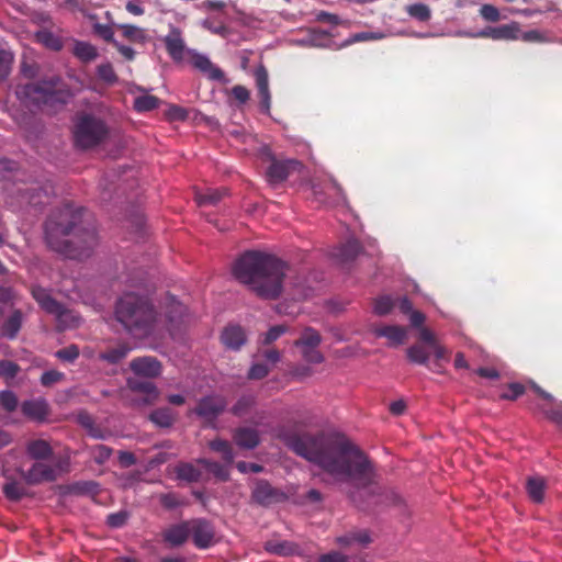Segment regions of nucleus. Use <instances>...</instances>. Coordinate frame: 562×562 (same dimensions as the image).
Instances as JSON below:
<instances>
[{
  "instance_id": "obj_1",
  "label": "nucleus",
  "mask_w": 562,
  "mask_h": 562,
  "mask_svg": "<svg viewBox=\"0 0 562 562\" xmlns=\"http://www.w3.org/2000/svg\"><path fill=\"white\" fill-rule=\"evenodd\" d=\"M284 443L297 456L321 467L335 482L368 485L373 469L362 451L333 434H291Z\"/></svg>"
},
{
  "instance_id": "obj_2",
  "label": "nucleus",
  "mask_w": 562,
  "mask_h": 562,
  "mask_svg": "<svg viewBox=\"0 0 562 562\" xmlns=\"http://www.w3.org/2000/svg\"><path fill=\"white\" fill-rule=\"evenodd\" d=\"M173 312L180 314L182 306L175 303L171 312L162 314L149 296L131 291L117 299L114 316L132 337L145 339L161 337L165 331H170L168 324L175 321Z\"/></svg>"
},
{
  "instance_id": "obj_3",
  "label": "nucleus",
  "mask_w": 562,
  "mask_h": 562,
  "mask_svg": "<svg viewBox=\"0 0 562 562\" xmlns=\"http://www.w3.org/2000/svg\"><path fill=\"white\" fill-rule=\"evenodd\" d=\"M80 213L66 206L53 214L45 225L47 245L56 252L71 259L89 257L98 245L93 228H78Z\"/></svg>"
},
{
  "instance_id": "obj_4",
  "label": "nucleus",
  "mask_w": 562,
  "mask_h": 562,
  "mask_svg": "<svg viewBox=\"0 0 562 562\" xmlns=\"http://www.w3.org/2000/svg\"><path fill=\"white\" fill-rule=\"evenodd\" d=\"M285 265L260 251L244 254L234 265L233 274L262 299H276L282 291Z\"/></svg>"
},
{
  "instance_id": "obj_5",
  "label": "nucleus",
  "mask_w": 562,
  "mask_h": 562,
  "mask_svg": "<svg viewBox=\"0 0 562 562\" xmlns=\"http://www.w3.org/2000/svg\"><path fill=\"white\" fill-rule=\"evenodd\" d=\"M108 130L104 123L90 115H83L78 119L74 137L78 147L87 149L100 144L106 136Z\"/></svg>"
},
{
  "instance_id": "obj_6",
  "label": "nucleus",
  "mask_w": 562,
  "mask_h": 562,
  "mask_svg": "<svg viewBox=\"0 0 562 562\" xmlns=\"http://www.w3.org/2000/svg\"><path fill=\"white\" fill-rule=\"evenodd\" d=\"M32 295L45 312L53 314L57 318L63 327L67 328L78 325L79 317L53 299L48 290L42 286H33Z\"/></svg>"
},
{
  "instance_id": "obj_7",
  "label": "nucleus",
  "mask_w": 562,
  "mask_h": 562,
  "mask_svg": "<svg viewBox=\"0 0 562 562\" xmlns=\"http://www.w3.org/2000/svg\"><path fill=\"white\" fill-rule=\"evenodd\" d=\"M59 81L58 77H52L38 83L20 86L16 89V95L22 100H31L35 104H46L55 99Z\"/></svg>"
},
{
  "instance_id": "obj_8",
  "label": "nucleus",
  "mask_w": 562,
  "mask_h": 562,
  "mask_svg": "<svg viewBox=\"0 0 562 562\" xmlns=\"http://www.w3.org/2000/svg\"><path fill=\"white\" fill-rule=\"evenodd\" d=\"M321 342L322 338L319 333L307 327L302 331L301 337L294 341V346L300 348L302 358L306 362L318 364L324 361V356L318 350Z\"/></svg>"
},
{
  "instance_id": "obj_9",
  "label": "nucleus",
  "mask_w": 562,
  "mask_h": 562,
  "mask_svg": "<svg viewBox=\"0 0 562 562\" xmlns=\"http://www.w3.org/2000/svg\"><path fill=\"white\" fill-rule=\"evenodd\" d=\"M457 35L472 38H491L494 41H516L520 36V26L517 22H510L498 26H488L476 33L459 31Z\"/></svg>"
},
{
  "instance_id": "obj_10",
  "label": "nucleus",
  "mask_w": 562,
  "mask_h": 562,
  "mask_svg": "<svg viewBox=\"0 0 562 562\" xmlns=\"http://www.w3.org/2000/svg\"><path fill=\"white\" fill-rule=\"evenodd\" d=\"M281 359V353L277 349H268L258 353L256 360L252 362L249 371L248 379L261 380L266 378L271 368L276 366Z\"/></svg>"
},
{
  "instance_id": "obj_11",
  "label": "nucleus",
  "mask_w": 562,
  "mask_h": 562,
  "mask_svg": "<svg viewBox=\"0 0 562 562\" xmlns=\"http://www.w3.org/2000/svg\"><path fill=\"white\" fill-rule=\"evenodd\" d=\"M190 522V536L193 543L199 549H206L213 546L215 540V531L213 526L204 519H192Z\"/></svg>"
},
{
  "instance_id": "obj_12",
  "label": "nucleus",
  "mask_w": 562,
  "mask_h": 562,
  "mask_svg": "<svg viewBox=\"0 0 562 562\" xmlns=\"http://www.w3.org/2000/svg\"><path fill=\"white\" fill-rule=\"evenodd\" d=\"M186 61L210 80H224V72L214 65L206 55L201 54L195 49L188 52V58Z\"/></svg>"
},
{
  "instance_id": "obj_13",
  "label": "nucleus",
  "mask_w": 562,
  "mask_h": 562,
  "mask_svg": "<svg viewBox=\"0 0 562 562\" xmlns=\"http://www.w3.org/2000/svg\"><path fill=\"white\" fill-rule=\"evenodd\" d=\"M162 41L169 56L176 63L186 61L188 52L192 50L186 46L182 32L178 27H171Z\"/></svg>"
},
{
  "instance_id": "obj_14",
  "label": "nucleus",
  "mask_w": 562,
  "mask_h": 562,
  "mask_svg": "<svg viewBox=\"0 0 562 562\" xmlns=\"http://www.w3.org/2000/svg\"><path fill=\"white\" fill-rule=\"evenodd\" d=\"M130 369L137 376L154 379L161 374L162 366L154 357H138L130 362Z\"/></svg>"
},
{
  "instance_id": "obj_15",
  "label": "nucleus",
  "mask_w": 562,
  "mask_h": 562,
  "mask_svg": "<svg viewBox=\"0 0 562 562\" xmlns=\"http://www.w3.org/2000/svg\"><path fill=\"white\" fill-rule=\"evenodd\" d=\"M297 167H300V162L296 160H273L267 170V180L271 186H277L283 182L289 173Z\"/></svg>"
},
{
  "instance_id": "obj_16",
  "label": "nucleus",
  "mask_w": 562,
  "mask_h": 562,
  "mask_svg": "<svg viewBox=\"0 0 562 562\" xmlns=\"http://www.w3.org/2000/svg\"><path fill=\"white\" fill-rule=\"evenodd\" d=\"M226 406L225 400L220 395L202 398L195 408V413L205 420H213Z\"/></svg>"
},
{
  "instance_id": "obj_17",
  "label": "nucleus",
  "mask_w": 562,
  "mask_h": 562,
  "mask_svg": "<svg viewBox=\"0 0 562 562\" xmlns=\"http://www.w3.org/2000/svg\"><path fill=\"white\" fill-rule=\"evenodd\" d=\"M126 385L131 391L144 395L142 404L145 405L154 403L159 395V392L155 384L149 381H142L137 378H128L126 381Z\"/></svg>"
},
{
  "instance_id": "obj_18",
  "label": "nucleus",
  "mask_w": 562,
  "mask_h": 562,
  "mask_svg": "<svg viewBox=\"0 0 562 562\" xmlns=\"http://www.w3.org/2000/svg\"><path fill=\"white\" fill-rule=\"evenodd\" d=\"M255 78L260 97V106L265 113H268L271 105V95L267 69L263 66L258 67L255 71Z\"/></svg>"
},
{
  "instance_id": "obj_19",
  "label": "nucleus",
  "mask_w": 562,
  "mask_h": 562,
  "mask_svg": "<svg viewBox=\"0 0 562 562\" xmlns=\"http://www.w3.org/2000/svg\"><path fill=\"white\" fill-rule=\"evenodd\" d=\"M190 537V522L184 521L181 524L172 525L165 529L164 540L171 547L182 546Z\"/></svg>"
},
{
  "instance_id": "obj_20",
  "label": "nucleus",
  "mask_w": 562,
  "mask_h": 562,
  "mask_svg": "<svg viewBox=\"0 0 562 562\" xmlns=\"http://www.w3.org/2000/svg\"><path fill=\"white\" fill-rule=\"evenodd\" d=\"M223 345L232 350H238L246 342V335L240 326H227L221 336Z\"/></svg>"
},
{
  "instance_id": "obj_21",
  "label": "nucleus",
  "mask_w": 562,
  "mask_h": 562,
  "mask_svg": "<svg viewBox=\"0 0 562 562\" xmlns=\"http://www.w3.org/2000/svg\"><path fill=\"white\" fill-rule=\"evenodd\" d=\"M24 479L31 484L54 481L56 479V472L52 467L38 462L24 474Z\"/></svg>"
},
{
  "instance_id": "obj_22",
  "label": "nucleus",
  "mask_w": 562,
  "mask_h": 562,
  "mask_svg": "<svg viewBox=\"0 0 562 562\" xmlns=\"http://www.w3.org/2000/svg\"><path fill=\"white\" fill-rule=\"evenodd\" d=\"M373 333L378 337H385L391 346L402 345L407 337L406 328L395 325L376 327Z\"/></svg>"
},
{
  "instance_id": "obj_23",
  "label": "nucleus",
  "mask_w": 562,
  "mask_h": 562,
  "mask_svg": "<svg viewBox=\"0 0 562 562\" xmlns=\"http://www.w3.org/2000/svg\"><path fill=\"white\" fill-rule=\"evenodd\" d=\"M22 412L31 419L44 420L48 415V404L42 398L25 401L22 404Z\"/></svg>"
},
{
  "instance_id": "obj_24",
  "label": "nucleus",
  "mask_w": 562,
  "mask_h": 562,
  "mask_svg": "<svg viewBox=\"0 0 562 562\" xmlns=\"http://www.w3.org/2000/svg\"><path fill=\"white\" fill-rule=\"evenodd\" d=\"M370 542L371 538L367 530L352 531L337 538V543L342 548L366 547Z\"/></svg>"
},
{
  "instance_id": "obj_25",
  "label": "nucleus",
  "mask_w": 562,
  "mask_h": 562,
  "mask_svg": "<svg viewBox=\"0 0 562 562\" xmlns=\"http://www.w3.org/2000/svg\"><path fill=\"white\" fill-rule=\"evenodd\" d=\"M234 440L240 448L254 449L259 443V435L257 430L244 427L235 431Z\"/></svg>"
},
{
  "instance_id": "obj_26",
  "label": "nucleus",
  "mask_w": 562,
  "mask_h": 562,
  "mask_svg": "<svg viewBox=\"0 0 562 562\" xmlns=\"http://www.w3.org/2000/svg\"><path fill=\"white\" fill-rule=\"evenodd\" d=\"M78 424L83 427L88 435L94 439H105L108 432L102 430L99 426L95 425L91 415L86 412L79 413L77 416Z\"/></svg>"
},
{
  "instance_id": "obj_27",
  "label": "nucleus",
  "mask_w": 562,
  "mask_h": 562,
  "mask_svg": "<svg viewBox=\"0 0 562 562\" xmlns=\"http://www.w3.org/2000/svg\"><path fill=\"white\" fill-rule=\"evenodd\" d=\"M72 54L83 63L92 61L98 57L97 47L83 41L75 42Z\"/></svg>"
},
{
  "instance_id": "obj_28",
  "label": "nucleus",
  "mask_w": 562,
  "mask_h": 562,
  "mask_svg": "<svg viewBox=\"0 0 562 562\" xmlns=\"http://www.w3.org/2000/svg\"><path fill=\"white\" fill-rule=\"evenodd\" d=\"M527 493L535 503H541L544 497L546 481L540 476L529 477L526 484Z\"/></svg>"
},
{
  "instance_id": "obj_29",
  "label": "nucleus",
  "mask_w": 562,
  "mask_h": 562,
  "mask_svg": "<svg viewBox=\"0 0 562 562\" xmlns=\"http://www.w3.org/2000/svg\"><path fill=\"white\" fill-rule=\"evenodd\" d=\"M226 194L225 189H206L195 193V201L200 206L215 205Z\"/></svg>"
},
{
  "instance_id": "obj_30",
  "label": "nucleus",
  "mask_w": 562,
  "mask_h": 562,
  "mask_svg": "<svg viewBox=\"0 0 562 562\" xmlns=\"http://www.w3.org/2000/svg\"><path fill=\"white\" fill-rule=\"evenodd\" d=\"M122 31L123 36L134 43H145L147 41L146 31L133 24H116Z\"/></svg>"
},
{
  "instance_id": "obj_31",
  "label": "nucleus",
  "mask_w": 562,
  "mask_h": 562,
  "mask_svg": "<svg viewBox=\"0 0 562 562\" xmlns=\"http://www.w3.org/2000/svg\"><path fill=\"white\" fill-rule=\"evenodd\" d=\"M20 196L23 203L31 204L33 206H37L44 204L45 201L43 198L47 200V194L42 189L34 187L26 189L25 191L20 190Z\"/></svg>"
},
{
  "instance_id": "obj_32",
  "label": "nucleus",
  "mask_w": 562,
  "mask_h": 562,
  "mask_svg": "<svg viewBox=\"0 0 562 562\" xmlns=\"http://www.w3.org/2000/svg\"><path fill=\"white\" fill-rule=\"evenodd\" d=\"M405 10L411 18L420 22H427L431 18L430 8L422 2L409 4Z\"/></svg>"
},
{
  "instance_id": "obj_33",
  "label": "nucleus",
  "mask_w": 562,
  "mask_h": 562,
  "mask_svg": "<svg viewBox=\"0 0 562 562\" xmlns=\"http://www.w3.org/2000/svg\"><path fill=\"white\" fill-rule=\"evenodd\" d=\"M150 420L160 427H170L175 420V414L169 408H158L150 414Z\"/></svg>"
},
{
  "instance_id": "obj_34",
  "label": "nucleus",
  "mask_w": 562,
  "mask_h": 562,
  "mask_svg": "<svg viewBox=\"0 0 562 562\" xmlns=\"http://www.w3.org/2000/svg\"><path fill=\"white\" fill-rule=\"evenodd\" d=\"M130 350L131 349L126 345H120L117 347L109 349L105 352H102L100 355V359L114 364L124 359L130 352Z\"/></svg>"
},
{
  "instance_id": "obj_35",
  "label": "nucleus",
  "mask_w": 562,
  "mask_h": 562,
  "mask_svg": "<svg viewBox=\"0 0 562 562\" xmlns=\"http://www.w3.org/2000/svg\"><path fill=\"white\" fill-rule=\"evenodd\" d=\"M265 549L273 554L290 555L295 551V546L288 541H268Z\"/></svg>"
},
{
  "instance_id": "obj_36",
  "label": "nucleus",
  "mask_w": 562,
  "mask_h": 562,
  "mask_svg": "<svg viewBox=\"0 0 562 562\" xmlns=\"http://www.w3.org/2000/svg\"><path fill=\"white\" fill-rule=\"evenodd\" d=\"M273 496L272 487L266 482H259L252 491V498L262 505L268 504Z\"/></svg>"
},
{
  "instance_id": "obj_37",
  "label": "nucleus",
  "mask_w": 562,
  "mask_h": 562,
  "mask_svg": "<svg viewBox=\"0 0 562 562\" xmlns=\"http://www.w3.org/2000/svg\"><path fill=\"white\" fill-rule=\"evenodd\" d=\"M407 358L411 362L417 364H427L429 352L420 345H413L406 350Z\"/></svg>"
},
{
  "instance_id": "obj_38",
  "label": "nucleus",
  "mask_w": 562,
  "mask_h": 562,
  "mask_svg": "<svg viewBox=\"0 0 562 562\" xmlns=\"http://www.w3.org/2000/svg\"><path fill=\"white\" fill-rule=\"evenodd\" d=\"M29 453L34 459H45L52 453L50 446L45 440H35L27 447Z\"/></svg>"
},
{
  "instance_id": "obj_39",
  "label": "nucleus",
  "mask_w": 562,
  "mask_h": 562,
  "mask_svg": "<svg viewBox=\"0 0 562 562\" xmlns=\"http://www.w3.org/2000/svg\"><path fill=\"white\" fill-rule=\"evenodd\" d=\"M36 38L45 47L50 48L53 50H59L63 47L60 38L49 31L37 32Z\"/></svg>"
},
{
  "instance_id": "obj_40",
  "label": "nucleus",
  "mask_w": 562,
  "mask_h": 562,
  "mask_svg": "<svg viewBox=\"0 0 562 562\" xmlns=\"http://www.w3.org/2000/svg\"><path fill=\"white\" fill-rule=\"evenodd\" d=\"M22 324V314L15 311L3 325V335L13 338L18 334Z\"/></svg>"
},
{
  "instance_id": "obj_41",
  "label": "nucleus",
  "mask_w": 562,
  "mask_h": 562,
  "mask_svg": "<svg viewBox=\"0 0 562 562\" xmlns=\"http://www.w3.org/2000/svg\"><path fill=\"white\" fill-rule=\"evenodd\" d=\"M159 104L158 98L150 94H143L134 100V108L138 112H146L156 109Z\"/></svg>"
},
{
  "instance_id": "obj_42",
  "label": "nucleus",
  "mask_w": 562,
  "mask_h": 562,
  "mask_svg": "<svg viewBox=\"0 0 562 562\" xmlns=\"http://www.w3.org/2000/svg\"><path fill=\"white\" fill-rule=\"evenodd\" d=\"M210 447L212 450L220 452L226 463H232L234 461V453L227 441L214 440L210 443Z\"/></svg>"
},
{
  "instance_id": "obj_43",
  "label": "nucleus",
  "mask_w": 562,
  "mask_h": 562,
  "mask_svg": "<svg viewBox=\"0 0 562 562\" xmlns=\"http://www.w3.org/2000/svg\"><path fill=\"white\" fill-rule=\"evenodd\" d=\"M384 36L385 35L382 32H360L351 35L348 40H346L344 46L358 42L378 41L384 38Z\"/></svg>"
},
{
  "instance_id": "obj_44",
  "label": "nucleus",
  "mask_w": 562,
  "mask_h": 562,
  "mask_svg": "<svg viewBox=\"0 0 562 562\" xmlns=\"http://www.w3.org/2000/svg\"><path fill=\"white\" fill-rule=\"evenodd\" d=\"M328 33L321 30H312L308 35L297 43L303 46H322V40L327 37Z\"/></svg>"
},
{
  "instance_id": "obj_45",
  "label": "nucleus",
  "mask_w": 562,
  "mask_h": 562,
  "mask_svg": "<svg viewBox=\"0 0 562 562\" xmlns=\"http://www.w3.org/2000/svg\"><path fill=\"white\" fill-rule=\"evenodd\" d=\"M288 331V327L284 325L272 326L263 336L260 338V344L268 346L276 341L279 337Z\"/></svg>"
},
{
  "instance_id": "obj_46",
  "label": "nucleus",
  "mask_w": 562,
  "mask_h": 562,
  "mask_svg": "<svg viewBox=\"0 0 562 562\" xmlns=\"http://www.w3.org/2000/svg\"><path fill=\"white\" fill-rule=\"evenodd\" d=\"M394 306L393 300L389 295L378 297L373 305V311L378 315H386Z\"/></svg>"
},
{
  "instance_id": "obj_47",
  "label": "nucleus",
  "mask_w": 562,
  "mask_h": 562,
  "mask_svg": "<svg viewBox=\"0 0 562 562\" xmlns=\"http://www.w3.org/2000/svg\"><path fill=\"white\" fill-rule=\"evenodd\" d=\"M3 493L11 501H19L25 495V490L16 482L7 483L3 486Z\"/></svg>"
},
{
  "instance_id": "obj_48",
  "label": "nucleus",
  "mask_w": 562,
  "mask_h": 562,
  "mask_svg": "<svg viewBox=\"0 0 562 562\" xmlns=\"http://www.w3.org/2000/svg\"><path fill=\"white\" fill-rule=\"evenodd\" d=\"M90 453L97 463L102 464L111 457L112 449L104 445H97L90 449Z\"/></svg>"
},
{
  "instance_id": "obj_49",
  "label": "nucleus",
  "mask_w": 562,
  "mask_h": 562,
  "mask_svg": "<svg viewBox=\"0 0 562 562\" xmlns=\"http://www.w3.org/2000/svg\"><path fill=\"white\" fill-rule=\"evenodd\" d=\"M0 405L7 412H13L18 407V397L11 391H1Z\"/></svg>"
},
{
  "instance_id": "obj_50",
  "label": "nucleus",
  "mask_w": 562,
  "mask_h": 562,
  "mask_svg": "<svg viewBox=\"0 0 562 562\" xmlns=\"http://www.w3.org/2000/svg\"><path fill=\"white\" fill-rule=\"evenodd\" d=\"M55 356L61 361L74 362L79 357V348L70 345L56 351Z\"/></svg>"
},
{
  "instance_id": "obj_51",
  "label": "nucleus",
  "mask_w": 562,
  "mask_h": 562,
  "mask_svg": "<svg viewBox=\"0 0 562 562\" xmlns=\"http://www.w3.org/2000/svg\"><path fill=\"white\" fill-rule=\"evenodd\" d=\"M177 474L180 479L186 481H196L199 477V471L189 463L180 464L177 469Z\"/></svg>"
},
{
  "instance_id": "obj_52",
  "label": "nucleus",
  "mask_w": 562,
  "mask_h": 562,
  "mask_svg": "<svg viewBox=\"0 0 562 562\" xmlns=\"http://www.w3.org/2000/svg\"><path fill=\"white\" fill-rule=\"evenodd\" d=\"M93 31L95 34H98L104 41H106L113 45L115 44L116 40H114V32H113V29L111 25L94 23Z\"/></svg>"
},
{
  "instance_id": "obj_53",
  "label": "nucleus",
  "mask_w": 562,
  "mask_h": 562,
  "mask_svg": "<svg viewBox=\"0 0 562 562\" xmlns=\"http://www.w3.org/2000/svg\"><path fill=\"white\" fill-rule=\"evenodd\" d=\"M13 61V55L9 50H0V79H4L10 70Z\"/></svg>"
},
{
  "instance_id": "obj_54",
  "label": "nucleus",
  "mask_w": 562,
  "mask_h": 562,
  "mask_svg": "<svg viewBox=\"0 0 562 562\" xmlns=\"http://www.w3.org/2000/svg\"><path fill=\"white\" fill-rule=\"evenodd\" d=\"M481 16L488 22H497L501 20L498 9L492 4H483L480 9Z\"/></svg>"
},
{
  "instance_id": "obj_55",
  "label": "nucleus",
  "mask_w": 562,
  "mask_h": 562,
  "mask_svg": "<svg viewBox=\"0 0 562 562\" xmlns=\"http://www.w3.org/2000/svg\"><path fill=\"white\" fill-rule=\"evenodd\" d=\"M65 374L63 372L56 371V370H49L42 374L41 376V383L44 386H50L55 383L60 382L64 380Z\"/></svg>"
},
{
  "instance_id": "obj_56",
  "label": "nucleus",
  "mask_w": 562,
  "mask_h": 562,
  "mask_svg": "<svg viewBox=\"0 0 562 562\" xmlns=\"http://www.w3.org/2000/svg\"><path fill=\"white\" fill-rule=\"evenodd\" d=\"M98 75L102 80H104L109 83L116 81V75L114 72V69H113L112 65L109 63L102 64L98 67Z\"/></svg>"
},
{
  "instance_id": "obj_57",
  "label": "nucleus",
  "mask_w": 562,
  "mask_h": 562,
  "mask_svg": "<svg viewBox=\"0 0 562 562\" xmlns=\"http://www.w3.org/2000/svg\"><path fill=\"white\" fill-rule=\"evenodd\" d=\"M359 249V243L357 240H350L344 246L341 256L345 260L352 259L358 255Z\"/></svg>"
},
{
  "instance_id": "obj_58",
  "label": "nucleus",
  "mask_w": 562,
  "mask_h": 562,
  "mask_svg": "<svg viewBox=\"0 0 562 562\" xmlns=\"http://www.w3.org/2000/svg\"><path fill=\"white\" fill-rule=\"evenodd\" d=\"M19 371V367L11 361H0V375L4 378H14Z\"/></svg>"
},
{
  "instance_id": "obj_59",
  "label": "nucleus",
  "mask_w": 562,
  "mask_h": 562,
  "mask_svg": "<svg viewBox=\"0 0 562 562\" xmlns=\"http://www.w3.org/2000/svg\"><path fill=\"white\" fill-rule=\"evenodd\" d=\"M167 115L171 121H184L188 117V111L184 108L172 105L168 109Z\"/></svg>"
},
{
  "instance_id": "obj_60",
  "label": "nucleus",
  "mask_w": 562,
  "mask_h": 562,
  "mask_svg": "<svg viewBox=\"0 0 562 562\" xmlns=\"http://www.w3.org/2000/svg\"><path fill=\"white\" fill-rule=\"evenodd\" d=\"M126 519H127V514L125 512H120V513L109 515L106 521H108L109 526H111L113 528H119L125 524Z\"/></svg>"
},
{
  "instance_id": "obj_61",
  "label": "nucleus",
  "mask_w": 562,
  "mask_h": 562,
  "mask_svg": "<svg viewBox=\"0 0 562 562\" xmlns=\"http://www.w3.org/2000/svg\"><path fill=\"white\" fill-rule=\"evenodd\" d=\"M125 9L128 13L135 16H140L145 13V9L142 5L140 0H128L125 4Z\"/></svg>"
},
{
  "instance_id": "obj_62",
  "label": "nucleus",
  "mask_w": 562,
  "mask_h": 562,
  "mask_svg": "<svg viewBox=\"0 0 562 562\" xmlns=\"http://www.w3.org/2000/svg\"><path fill=\"white\" fill-rule=\"evenodd\" d=\"M525 389L519 383H513L509 385L507 392L503 393L502 397L506 400H516L524 393Z\"/></svg>"
},
{
  "instance_id": "obj_63",
  "label": "nucleus",
  "mask_w": 562,
  "mask_h": 562,
  "mask_svg": "<svg viewBox=\"0 0 562 562\" xmlns=\"http://www.w3.org/2000/svg\"><path fill=\"white\" fill-rule=\"evenodd\" d=\"M319 562H350L349 558L339 552H329L319 557Z\"/></svg>"
},
{
  "instance_id": "obj_64",
  "label": "nucleus",
  "mask_w": 562,
  "mask_h": 562,
  "mask_svg": "<svg viewBox=\"0 0 562 562\" xmlns=\"http://www.w3.org/2000/svg\"><path fill=\"white\" fill-rule=\"evenodd\" d=\"M419 338L423 342L427 344L429 347H431L432 345L438 342L435 334L426 327H422L419 329Z\"/></svg>"
}]
</instances>
